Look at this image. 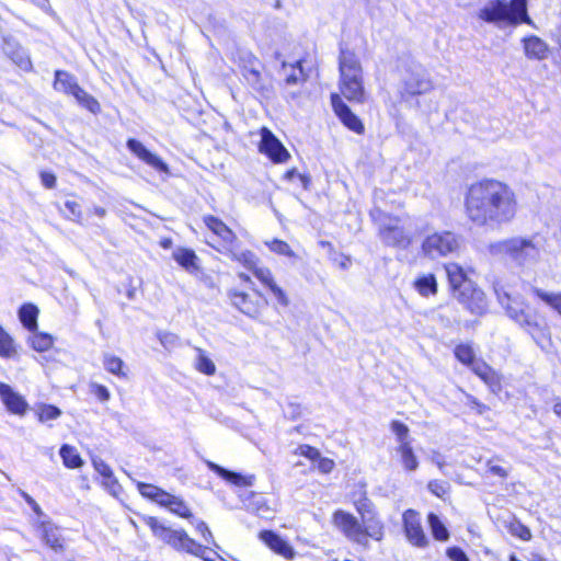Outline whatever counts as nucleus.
Listing matches in <instances>:
<instances>
[{
  "instance_id": "obj_57",
  "label": "nucleus",
  "mask_w": 561,
  "mask_h": 561,
  "mask_svg": "<svg viewBox=\"0 0 561 561\" xmlns=\"http://www.w3.org/2000/svg\"><path fill=\"white\" fill-rule=\"evenodd\" d=\"M298 453H299V455H301L308 459H311V460H316V459L320 458V451L317 448L309 446V445H300L298 447Z\"/></svg>"
},
{
  "instance_id": "obj_11",
  "label": "nucleus",
  "mask_w": 561,
  "mask_h": 561,
  "mask_svg": "<svg viewBox=\"0 0 561 561\" xmlns=\"http://www.w3.org/2000/svg\"><path fill=\"white\" fill-rule=\"evenodd\" d=\"M333 522L334 525L340 528L348 539L359 545L367 546L368 540L365 539L363 525L357 520L356 517L348 513L339 511L334 514Z\"/></svg>"
},
{
  "instance_id": "obj_61",
  "label": "nucleus",
  "mask_w": 561,
  "mask_h": 561,
  "mask_svg": "<svg viewBox=\"0 0 561 561\" xmlns=\"http://www.w3.org/2000/svg\"><path fill=\"white\" fill-rule=\"evenodd\" d=\"M103 484L113 495H116L121 491V485L113 474L112 479H103Z\"/></svg>"
},
{
  "instance_id": "obj_12",
  "label": "nucleus",
  "mask_w": 561,
  "mask_h": 561,
  "mask_svg": "<svg viewBox=\"0 0 561 561\" xmlns=\"http://www.w3.org/2000/svg\"><path fill=\"white\" fill-rule=\"evenodd\" d=\"M403 527L407 539L415 547L424 548L428 545V539L421 525L420 514L413 510L403 513Z\"/></svg>"
},
{
  "instance_id": "obj_19",
  "label": "nucleus",
  "mask_w": 561,
  "mask_h": 561,
  "mask_svg": "<svg viewBox=\"0 0 561 561\" xmlns=\"http://www.w3.org/2000/svg\"><path fill=\"white\" fill-rule=\"evenodd\" d=\"M254 276L266 286L275 296L277 302L284 307L289 305V300L285 291L275 283L273 274L267 267L256 266L252 272Z\"/></svg>"
},
{
  "instance_id": "obj_20",
  "label": "nucleus",
  "mask_w": 561,
  "mask_h": 561,
  "mask_svg": "<svg viewBox=\"0 0 561 561\" xmlns=\"http://www.w3.org/2000/svg\"><path fill=\"white\" fill-rule=\"evenodd\" d=\"M259 538L274 552L291 560L295 557V551L291 546L285 541L280 536L272 530H263L259 534Z\"/></svg>"
},
{
  "instance_id": "obj_29",
  "label": "nucleus",
  "mask_w": 561,
  "mask_h": 561,
  "mask_svg": "<svg viewBox=\"0 0 561 561\" xmlns=\"http://www.w3.org/2000/svg\"><path fill=\"white\" fill-rule=\"evenodd\" d=\"M42 539L55 552H61L64 550L62 538L58 529L51 524L42 525Z\"/></svg>"
},
{
  "instance_id": "obj_8",
  "label": "nucleus",
  "mask_w": 561,
  "mask_h": 561,
  "mask_svg": "<svg viewBox=\"0 0 561 561\" xmlns=\"http://www.w3.org/2000/svg\"><path fill=\"white\" fill-rule=\"evenodd\" d=\"M459 239L450 231L434 232L422 242V252L430 259H438L456 252Z\"/></svg>"
},
{
  "instance_id": "obj_16",
  "label": "nucleus",
  "mask_w": 561,
  "mask_h": 561,
  "mask_svg": "<svg viewBox=\"0 0 561 561\" xmlns=\"http://www.w3.org/2000/svg\"><path fill=\"white\" fill-rule=\"evenodd\" d=\"M203 220L206 227L221 240L225 250L232 247L237 236L221 219L207 215Z\"/></svg>"
},
{
  "instance_id": "obj_51",
  "label": "nucleus",
  "mask_w": 561,
  "mask_h": 561,
  "mask_svg": "<svg viewBox=\"0 0 561 561\" xmlns=\"http://www.w3.org/2000/svg\"><path fill=\"white\" fill-rule=\"evenodd\" d=\"M508 530L513 536L518 537L522 540L528 541L531 538L529 528L518 520L512 522L508 526Z\"/></svg>"
},
{
  "instance_id": "obj_21",
  "label": "nucleus",
  "mask_w": 561,
  "mask_h": 561,
  "mask_svg": "<svg viewBox=\"0 0 561 561\" xmlns=\"http://www.w3.org/2000/svg\"><path fill=\"white\" fill-rule=\"evenodd\" d=\"M128 149L148 165L158 171L168 172V165L154 153L150 152L140 141L128 139Z\"/></svg>"
},
{
  "instance_id": "obj_31",
  "label": "nucleus",
  "mask_w": 561,
  "mask_h": 561,
  "mask_svg": "<svg viewBox=\"0 0 561 561\" xmlns=\"http://www.w3.org/2000/svg\"><path fill=\"white\" fill-rule=\"evenodd\" d=\"M161 506L167 507L170 512L180 517L193 519V514L191 510L188 508L186 503L179 496L169 493L168 499L164 500Z\"/></svg>"
},
{
  "instance_id": "obj_26",
  "label": "nucleus",
  "mask_w": 561,
  "mask_h": 561,
  "mask_svg": "<svg viewBox=\"0 0 561 561\" xmlns=\"http://www.w3.org/2000/svg\"><path fill=\"white\" fill-rule=\"evenodd\" d=\"M242 503L249 512L254 513L260 517L268 518L272 513L270 507L266 505L264 497L253 492H249L247 496L242 499Z\"/></svg>"
},
{
  "instance_id": "obj_3",
  "label": "nucleus",
  "mask_w": 561,
  "mask_h": 561,
  "mask_svg": "<svg viewBox=\"0 0 561 561\" xmlns=\"http://www.w3.org/2000/svg\"><path fill=\"white\" fill-rule=\"evenodd\" d=\"M340 90L348 100L357 103L366 101L363 68L354 51L341 48L339 57Z\"/></svg>"
},
{
  "instance_id": "obj_25",
  "label": "nucleus",
  "mask_w": 561,
  "mask_h": 561,
  "mask_svg": "<svg viewBox=\"0 0 561 561\" xmlns=\"http://www.w3.org/2000/svg\"><path fill=\"white\" fill-rule=\"evenodd\" d=\"M208 468L220 476L222 479L227 480L228 482L238 485V486H251L254 483L255 477L254 476H243L241 473H237L233 471H229L214 462H208Z\"/></svg>"
},
{
  "instance_id": "obj_63",
  "label": "nucleus",
  "mask_w": 561,
  "mask_h": 561,
  "mask_svg": "<svg viewBox=\"0 0 561 561\" xmlns=\"http://www.w3.org/2000/svg\"><path fill=\"white\" fill-rule=\"evenodd\" d=\"M42 183L47 188H53L56 185V176L49 172L41 173Z\"/></svg>"
},
{
  "instance_id": "obj_53",
  "label": "nucleus",
  "mask_w": 561,
  "mask_h": 561,
  "mask_svg": "<svg viewBox=\"0 0 561 561\" xmlns=\"http://www.w3.org/2000/svg\"><path fill=\"white\" fill-rule=\"evenodd\" d=\"M94 469L103 477V479H112L113 471L110 466L101 458H93Z\"/></svg>"
},
{
  "instance_id": "obj_9",
  "label": "nucleus",
  "mask_w": 561,
  "mask_h": 561,
  "mask_svg": "<svg viewBox=\"0 0 561 561\" xmlns=\"http://www.w3.org/2000/svg\"><path fill=\"white\" fill-rule=\"evenodd\" d=\"M147 524L157 537L175 549L187 548L191 551H193V549L201 550V548L195 545V540L190 538L184 530H174L168 528L163 526L156 517H150Z\"/></svg>"
},
{
  "instance_id": "obj_6",
  "label": "nucleus",
  "mask_w": 561,
  "mask_h": 561,
  "mask_svg": "<svg viewBox=\"0 0 561 561\" xmlns=\"http://www.w3.org/2000/svg\"><path fill=\"white\" fill-rule=\"evenodd\" d=\"M480 18L486 22L507 21L513 24L529 22L527 0L495 1L481 10Z\"/></svg>"
},
{
  "instance_id": "obj_50",
  "label": "nucleus",
  "mask_w": 561,
  "mask_h": 561,
  "mask_svg": "<svg viewBox=\"0 0 561 561\" xmlns=\"http://www.w3.org/2000/svg\"><path fill=\"white\" fill-rule=\"evenodd\" d=\"M196 368L206 375H213L216 370L215 364L208 358L202 350H198Z\"/></svg>"
},
{
  "instance_id": "obj_47",
  "label": "nucleus",
  "mask_w": 561,
  "mask_h": 561,
  "mask_svg": "<svg viewBox=\"0 0 561 561\" xmlns=\"http://www.w3.org/2000/svg\"><path fill=\"white\" fill-rule=\"evenodd\" d=\"M265 245L274 253L278 255H284L290 259H296L297 255L290 249L289 244L279 239H272L264 242Z\"/></svg>"
},
{
  "instance_id": "obj_58",
  "label": "nucleus",
  "mask_w": 561,
  "mask_h": 561,
  "mask_svg": "<svg viewBox=\"0 0 561 561\" xmlns=\"http://www.w3.org/2000/svg\"><path fill=\"white\" fill-rule=\"evenodd\" d=\"M195 528L202 535V537L207 543L214 542L213 534L209 530L206 523H204L203 520H197L195 524Z\"/></svg>"
},
{
  "instance_id": "obj_22",
  "label": "nucleus",
  "mask_w": 561,
  "mask_h": 561,
  "mask_svg": "<svg viewBox=\"0 0 561 561\" xmlns=\"http://www.w3.org/2000/svg\"><path fill=\"white\" fill-rule=\"evenodd\" d=\"M242 75L253 90L257 91L262 95L270 92V87L263 81L260 71V62L255 57H251L250 65L243 67Z\"/></svg>"
},
{
  "instance_id": "obj_55",
  "label": "nucleus",
  "mask_w": 561,
  "mask_h": 561,
  "mask_svg": "<svg viewBox=\"0 0 561 561\" xmlns=\"http://www.w3.org/2000/svg\"><path fill=\"white\" fill-rule=\"evenodd\" d=\"M91 392L100 400L107 401L111 397L108 389L105 386L92 382L90 385Z\"/></svg>"
},
{
  "instance_id": "obj_27",
  "label": "nucleus",
  "mask_w": 561,
  "mask_h": 561,
  "mask_svg": "<svg viewBox=\"0 0 561 561\" xmlns=\"http://www.w3.org/2000/svg\"><path fill=\"white\" fill-rule=\"evenodd\" d=\"M414 289L422 297L435 296L437 294V280L434 274H422L413 282Z\"/></svg>"
},
{
  "instance_id": "obj_56",
  "label": "nucleus",
  "mask_w": 561,
  "mask_h": 561,
  "mask_svg": "<svg viewBox=\"0 0 561 561\" xmlns=\"http://www.w3.org/2000/svg\"><path fill=\"white\" fill-rule=\"evenodd\" d=\"M486 467L489 469V472L494 474V476H497L502 479H505L508 477V470L502 466H500L499 463H496L494 461V459H490L488 460L486 462Z\"/></svg>"
},
{
  "instance_id": "obj_28",
  "label": "nucleus",
  "mask_w": 561,
  "mask_h": 561,
  "mask_svg": "<svg viewBox=\"0 0 561 561\" xmlns=\"http://www.w3.org/2000/svg\"><path fill=\"white\" fill-rule=\"evenodd\" d=\"M394 451L399 456L400 462L407 471H415L419 468V460L413 450L412 444L396 446Z\"/></svg>"
},
{
  "instance_id": "obj_18",
  "label": "nucleus",
  "mask_w": 561,
  "mask_h": 561,
  "mask_svg": "<svg viewBox=\"0 0 561 561\" xmlns=\"http://www.w3.org/2000/svg\"><path fill=\"white\" fill-rule=\"evenodd\" d=\"M493 393L502 390V376L489 366L484 360L478 362L471 369Z\"/></svg>"
},
{
  "instance_id": "obj_24",
  "label": "nucleus",
  "mask_w": 561,
  "mask_h": 561,
  "mask_svg": "<svg viewBox=\"0 0 561 561\" xmlns=\"http://www.w3.org/2000/svg\"><path fill=\"white\" fill-rule=\"evenodd\" d=\"M450 287L455 297L460 290H468L473 284L467 278L463 268L457 263H449L445 266Z\"/></svg>"
},
{
  "instance_id": "obj_35",
  "label": "nucleus",
  "mask_w": 561,
  "mask_h": 561,
  "mask_svg": "<svg viewBox=\"0 0 561 561\" xmlns=\"http://www.w3.org/2000/svg\"><path fill=\"white\" fill-rule=\"evenodd\" d=\"M283 70L285 72L286 85H295L307 80V75L302 69L300 61H297L296 64L293 65L284 62Z\"/></svg>"
},
{
  "instance_id": "obj_4",
  "label": "nucleus",
  "mask_w": 561,
  "mask_h": 561,
  "mask_svg": "<svg viewBox=\"0 0 561 561\" xmlns=\"http://www.w3.org/2000/svg\"><path fill=\"white\" fill-rule=\"evenodd\" d=\"M433 88V81L421 64L410 62L402 68L398 87V92L402 101L426 94L431 92Z\"/></svg>"
},
{
  "instance_id": "obj_46",
  "label": "nucleus",
  "mask_w": 561,
  "mask_h": 561,
  "mask_svg": "<svg viewBox=\"0 0 561 561\" xmlns=\"http://www.w3.org/2000/svg\"><path fill=\"white\" fill-rule=\"evenodd\" d=\"M30 344L35 351L45 352L53 346V337L49 334L33 331Z\"/></svg>"
},
{
  "instance_id": "obj_43",
  "label": "nucleus",
  "mask_w": 561,
  "mask_h": 561,
  "mask_svg": "<svg viewBox=\"0 0 561 561\" xmlns=\"http://www.w3.org/2000/svg\"><path fill=\"white\" fill-rule=\"evenodd\" d=\"M390 428L396 436L397 446L412 444L409 427L400 421H392Z\"/></svg>"
},
{
  "instance_id": "obj_5",
  "label": "nucleus",
  "mask_w": 561,
  "mask_h": 561,
  "mask_svg": "<svg viewBox=\"0 0 561 561\" xmlns=\"http://www.w3.org/2000/svg\"><path fill=\"white\" fill-rule=\"evenodd\" d=\"M492 255H508L519 265H530L537 262L540 255L539 248L533 240L513 238L490 244Z\"/></svg>"
},
{
  "instance_id": "obj_1",
  "label": "nucleus",
  "mask_w": 561,
  "mask_h": 561,
  "mask_svg": "<svg viewBox=\"0 0 561 561\" xmlns=\"http://www.w3.org/2000/svg\"><path fill=\"white\" fill-rule=\"evenodd\" d=\"M466 215L479 227H497L513 220L517 211L514 191L504 182L484 179L472 183L465 196Z\"/></svg>"
},
{
  "instance_id": "obj_39",
  "label": "nucleus",
  "mask_w": 561,
  "mask_h": 561,
  "mask_svg": "<svg viewBox=\"0 0 561 561\" xmlns=\"http://www.w3.org/2000/svg\"><path fill=\"white\" fill-rule=\"evenodd\" d=\"M16 345L12 336L0 325V357L12 358L16 355Z\"/></svg>"
},
{
  "instance_id": "obj_7",
  "label": "nucleus",
  "mask_w": 561,
  "mask_h": 561,
  "mask_svg": "<svg viewBox=\"0 0 561 561\" xmlns=\"http://www.w3.org/2000/svg\"><path fill=\"white\" fill-rule=\"evenodd\" d=\"M371 216L379 226V236L385 244L399 249H407L411 244L412 237L399 225V218L390 217L379 208Z\"/></svg>"
},
{
  "instance_id": "obj_44",
  "label": "nucleus",
  "mask_w": 561,
  "mask_h": 561,
  "mask_svg": "<svg viewBox=\"0 0 561 561\" xmlns=\"http://www.w3.org/2000/svg\"><path fill=\"white\" fill-rule=\"evenodd\" d=\"M76 100L85 108H88L92 113L100 112V103L89 93H87L81 87H78V89L72 94Z\"/></svg>"
},
{
  "instance_id": "obj_62",
  "label": "nucleus",
  "mask_w": 561,
  "mask_h": 561,
  "mask_svg": "<svg viewBox=\"0 0 561 561\" xmlns=\"http://www.w3.org/2000/svg\"><path fill=\"white\" fill-rule=\"evenodd\" d=\"M319 459V463H318V469L323 472V473H329L332 471V469L334 468V462L333 460L329 459V458H318Z\"/></svg>"
},
{
  "instance_id": "obj_2",
  "label": "nucleus",
  "mask_w": 561,
  "mask_h": 561,
  "mask_svg": "<svg viewBox=\"0 0 561 561\" xmlns=\"http://www.w3.org/2000/svg\"><path fill=\"white\" fill-rule=\"evenodd\" d=\"M494 291L499 304L504 308L508 318L526 330L536 341L546 336V324L538 321L537 316L528 310L520 297H513L500 283L494 284Z\"/></svg>"
},
{
  "instance_id": "obj_15",
  "label": "nucleus",
  "mask_w": 561,
  "mask_h": 561,
  "mask_svg": "<svg viewBox=\"0 0 561 561\" xmlns=\"http://www.w3.org/2000/svg\"><path fill=\"white\" fill-rule=\"evenodd\" d=\"M0 399L8 411L13 414L24 415L28 409L26 400L4 382H0Z\"/></svg>"
},
{
  "instance_id": "obj_10",
  "label": "nucleus",
  "mask_w": 561,
  "mask_h": 561,
  "mask_svg": "<svg viewBox=\"0 0 561 561\" xmlns=\"http://www.w3.org/2000/svg\"><path fill=\"white\" fill-rule=\"evenodd\" d=\"M260 134V152L266 154L275 163H283L289 159L290 154L287 149L268 128L263 127Z\"/></svg>"
},
{
  "instance_id": "obj_59",
  "label": "nucleus",
  "mask_w": 561,
  "mask_h": 561,
  "mask_svg": "<svg viewBox=\"0 0 561 561\" xmlns=\"http://www.w3.org/2000/svg\"><path fill=\"white\" fill-rule=\"evenodd\" d=\"M195 545H196L198 548H201V550H197V549H196V551H195V549H193V551H191V550H188L187 548H180L179 550H183V551H185V552H187V553H191V554H194V556H196V557H199V558H202L204 561H211V560H210V558H209L210 550H209L207 547H205V546H202V545L197 543L196 541H195Z\"/></svg>"
},
{
  "instance_id": "obj_13",
  "label": "nucleus",
  "mask_w": 561,
  "mask_h": 561,
  "mask_svg": "<svg viewBox=\"0 0 561 561\" xmlns=\"http://www.w3.org/2000/svg\"><path fill=\"white\" fill-rule=\"evenodd\" d=\"M331 102L336 116L341 122L354 133L362 135L365 130L362 121L343 102L339 94L331 95Z\"/></svg>"
},
{
  "instance_id": "obj_52",
  "label": "nucleus",
  "mask_w": 561,
  "mask_h": 561,
  "mask_svg": "<svg viewBox=\"0 0 561 561\" xmlns=\"http://www.w3.org/2000/svg\"><path fill=\"white\" fill-rule=\"evenodd\" d=\"M65 208L68 210L67 218L79 222L81 219V207L76 201H66Z\"/></svg>"
},
{
  "instance_id": "obj_40",
  "label": "nucleus",
  "mask_w": 561,
  "mask_h": 561,
  "mask_svg": "<svg viewBox=\"0 0 561 561\" xmlns=\"http://www.w3.org/2000/svg\"><path fill=\"white\" fill-rule=\"evenodd\" d=\"M59 454L66 467L71 469L81 467L82 459L75 447L62 445Z\"/></svg>"
},
{
  "instance_id": "obj_49",
  "label": "nucleus",
  "mask_w": 561,
  "mask_h": 561,
  "mask_svg": "<svg viewBox=\"0 0 561 561\" xmlns=\"http://www.w3.org/2000/svg\"><path fill=\"white\" fill-rule=\"evenodd\" d=\"M61 415L60 409L50 404H43L38 408V420L41 422H47L56 420Z\"/></svg>"
},
{
  "instance_id": "obj_48",
  "label": "nucleus",
  "mask_w": 561,
  "mask_h": 561,
  "mask_svg": "<svg viewBox=\"0 0 561 561\" xmlns=\"http://www.w3.org/2000/svg\"><path fill=\"white\" fill-rule=\"evenodd\" d=\"M103 365H104V368L113 375H116L119 377L126 376L125 373L123 371L124 363L117 356H114L111 354H105L103 357Z\"/></svg>"
},
{
  "instance_id": "obj_64",
  "label": "nucleus",
  "mask_w": 561,
  "mask_h": 561,
  "mask_svg": "<svg viewBox=\"0 0 561 561\" xmlns=\"http://www.w3.org/2000/svg\"><path fill=\"white\" fill-rule=\"evenodd\" d=\"M160 342L165 345L167 343H173L175 341V335L171 333H164L159 335Z\"/></svg>"
},
{
  "instance_id": "obj_14",
  "label": "nucleus",
  "mask_w": 561,
  "mask_h": 561,
  "mask_svg": "<svg viewBox=\"0 0 561 561\" xmlns=\"http://www.w3.org/2000/svg\"><path fill=\"white\" fill-rule=\"evenodd\" d=\"M456 298L473 314L480 316L486 310L488 304L485 295L481 289L474 286L470 287L468 290H460Z\"/></svg>"
},
{
  "instance_id": "obj_34",
  "label": "nucleus",
  "mask_w": 561,
  "mask_h": 561,
  "mask_svg": "<svg viewBox=\"0 0 561 561\" xmlns=\"http://www.w3.org/2000/svg\"><path fill=\"white\" fill-rule=\"evenodd\" d=\"M79 84L77 83L73 76L69 75L66 71L57 70L55 73V82L54 88L57 91L65 92L67 94H73L78 89Z\"/></svg>"
},
{
  "instance_id": "obj_30",
  "label": "nucleus",
  "mask_w": 561,
  "mask_h": 561,
  "mask_svg": "<svg viewBox=\"0 0 561 561\" xmlns=\"http://www.w3.org/2000/svg\"><path fill=\"white\" fill-rule=\"evenodd\" d=\"M524 49L527 57L535 59L546 58L548 51L546 43L536 36L524 39Z\"/></svg>"
},
{
  "instance_id": "obj_41",
  "label": "nucleus",
  "mask_w": 561,
  "mask_h": 561,
  "mask_svg": "<svg viewBox=\"0 0 561 561\" xmlns=\"http://www.w3.org/2000/svg\"><path fill=\"white\" fill-rule=\"evenodd\" d=\"M173 259L187 271L196 268L197 256L193 250L178 249L173 252Z\"/></svg>"
},
{
  "instance_id": "obj_45",
  "label": "nucleus",
  "mask_w": 561,
  "mask_h": 561,
  "mask_svg": "<svg viewBox=\"0 0 561 561\" xmlns=\"http://www.w3.org/2000/svg\"><path fill=\"white\" fill-rule=\"evenodd\" d=\"M533 291L537 297L545 301L548 306L554 309L561 316V291L560 293H547L540 288H534Z\"/></svg>"
},
{
  "instance_id": "obj_54",
  "label": "nucleus",
  "mask_w": 561,
  "mask_h": 561,
  "mask_svg": "<svg viewBox=\"0 0 561 561\" xmlns=\"http://www.w3.org/2000/svg\"><path fill=\"white\" fill-rule=\"evenodd\" d=\"M428 490L438 497H443L448 491V484L444 481L434 480L427 485Z\"/></svg>"
},
{
  "instance_id": "obj_17",
  "label": "nucleus",
  "mask_w": 561,
  "mask_h": 561,
  "mask_svg": "<svg viewBox=\"0 0 561 561\" xmlns=\"http://www.w3.org/2000/svg\"><path fill=\"white\" fill-rule=\"evenodd\" d=\"M493 393L502 390V376L489 366L484 360L478 362L471 369Z\"/></svg>"
},
{
  "instance_id": "obj_60",
  "label": "nucleus",
  "mask_w": 561,
  "mask_h": 561,
  "mask_svg": "<svg viewBox=\"0 0 561 561\" xmlns=\"http://www.w3.org/2000/svg\"><path fill=\"white\" fill-rule=\"evenodd\" d=\"M446 554L451 561H469L466 553L458 547L448 548Z\"/></svg>"
},
{
  "instance_id": "obj_33",
  "label": "nucleus",
  "mask_w": 561,
  "mask_h": 561,
  "mask_svg": "<svg viewBox=\"0 0 561 561\" xmlns=\"http://www.w3.org/2000/svg\"><path fill=\"white\" fill-rule=\"evenodd\" d=\"M363 517V529L365 534V539L368 540V537L375 539V540H381L383 536V525L382 523L376 518L373 514L369 516H366L365 514L362 515Z\"/></svg>"
},
{
  "instance_id": "obj_37",
  "label": "nucleus",
  "mask_w": 561,
  "mask_h": 561,
  "mask_svg": "<svg viewBox=\"0 0 561 561\" xmlns=\"http://www.w3.org/2000/svg\"><path fill=\"white\" fill-rule=\"evenodd\" d=\"M225 253H227L233 261L242 264L245 268L252 272L257 266V257L249 250L237 252L233 251L232 247H229L225 250Z\"/></svg>"
},
{
  "instance_id": "obj_38",
  "label": "nucleus",
  "mask_w": 561,
  "mask_h": 561,
  "mask_svg": "<svg viewBox=\"0 0 561 561\" xmlns=\"http://www.w3.org/2000/svg\"><path fill=\"white\" fill-rule=\"evenodd\" d=\"M137 489L144 497L154 501L160 506L163 504L164 500L168 499L169 494L168 492L156 485L147 484L144 482H138Z\"/></svg>"
},
{
  "instance_id": "obj_42",
  "label": "nucleus",
  "mask_w": 561,
  "mask_h": 561,
  "mask_svg": "<svg viewBox=\"0 0 561 561\" xmlns=\"http://www.w3.org/2000/svg\"><path fill=\"white\" fill-rule=\"evenodd\" d=\"M427 520L435 539L446 541L449 538L447 528L436 514L430 513Z\"/></svg>"
},
{
  "instance_id": "obj_32",
  "label": "nucleus",
  "mask_w": 561,
  "mask_h": 561,
  "mask_svg": "<svg viewBox=\"0 0 561 561\" xmlns=\"http://www.w3.org/2000/svg\"><path fill=\"white\" fill-rule=\"evenodd\" d=\"M454 354L461 364L468 366L470 369L481 360L477 358L476 351L469 343L458 344L454 350Z\"/></svg>"
},
{
  "instance_id": "obj_23",
  "label": "nucleus",
  "mask_w": 561,
  "mask_h": 561,
  "mask_svg": "<svg viewBox=\"0 0 561 561\" xmlns=\"http://www.w3.org/2000/svg\"><path fill=\"white\" fill-rule=\"evenodd\" d=\"M229 298L232 305L239 309L242 313L249 317H256L260 312V305L257 300H254L244 291L232 289L229 291Z\"/></svg>"
},
{
  "instance_id": "obj_36",
  "label": "nucleus",
  "mask_w": 561,
  "mask_h": 561,
  "mask_svg": "<svg viewBox=\"0 0 561 561\" xmlns=\"http://www.w3.org/2000/svg\"><path fill=\"white\" fill-rule=\"evenodd\" d=\"M37 316L38 309L32 304H25L19 310L20 321L31 332L37 329Z\"/></svg>"
}]
</instances>
